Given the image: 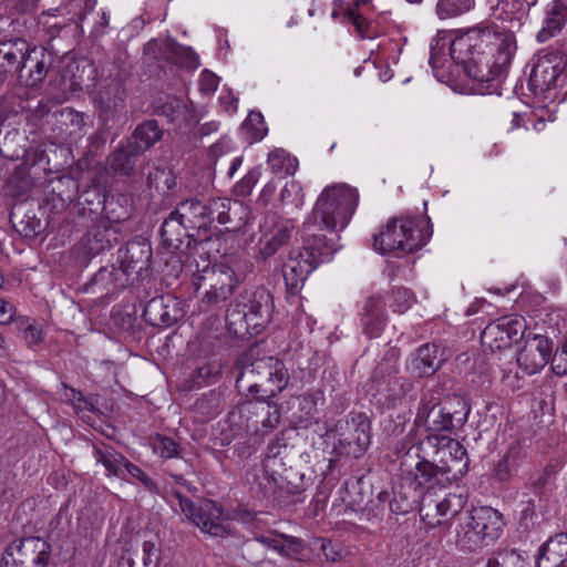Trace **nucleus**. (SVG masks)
Here are the masks:
<instances>
[{"label": "nucleus", "instance_id": "6e6552de", "mask_svg": "<svg viewBox=\"0 0 567 567\" xmlns=\"http://www.w3.org/2000/svg\"><path fill=\"white\" fill-rule=\"evenodd\" d=\"M203 268L194 275L193 285L196 290L208 287L205 300L208 303H218L227 300L238 285L234 269L225 262L210 265L204 260Z\"/></svg>", "mask_w": 567, "mask_h": 567}, {"label": "nucleus", "instance_id": "cd10ccee", "mask_svg": "<svg viewBox=\"0 0 567 567\" xmlns=\"http://www.w3.org/2000/svg\"><path fill=\"white\" fill-rule=\"evenodd\" d=\"M96 462L105 467L107 476L121 477L127 460L111 446L95 447Z\"/></svg>", "mask_w": 567, "mask_h": 567}, {"label": "nucleus", "instance_id": "7ed1b4c3", "mask_svg": "<svg viewBox=\"0 0 567 567\" xmlns=\"http://www.w3.org/2000/svg\"><path fill=\"white\" fill-rule=\"evenodd\" d=\"M470 406L461 399L440 404L439 396L433 393L424 394L419 403L414 419L415 429L425 432L422 441L450 436L467 421Z\"/></svg>", "mask_w": 567, "mask_h": 567}, {"label": "nucleus", "instance_id": "9b49d317", "mask_svg": "<svg viewBox=\"0 0 567 567\" xmlns=\"http://www.w3.org/2000/svg\"><path fill=\"white\" fill-rule=\"evenodd\" d=\"M526 323L523 317L507 315L491 321L482 331L483 347L492 352L502 351L518 341L525 331Z\"/></svg>", "mask_w": 567, "mask_h": 567}, {"label": "nucleus", "instance_id": "864d4df0", "mask_svg": "<svg viewBox=\"0 0 567 567\" xmlns=\"http://www.w3.org/2000/svg\"><path fill=\"white\" fill-rule=\"evenodd\" d=\"M43 53H45V51ZM43 56H44V54H40V53L38 55H32V60L30 61V62H34V71L33 72L37 74V76L33 79V82L41 81L47 74Z\"/></svg>", "mask_w": 567, "mask_h": 567}, {"label": "nucleus", "instance_id": "5701e85b", "mask_svg": "<svg viewBox=\"0 0 567 567\" xmlns=\"http://www.w3.org/2000/svg\"><path fill=\"white\" fill-rule=\"evenodd\" d=\"M247 306L245 305L243 310H237L236 308L228 309L226 313L228 324L234 326L244 321L246 324L245 330L247 331L249 329L258 330L259 328H262L269 313L268 307H262L260 303L251 302L248 311L245 310Z\"/></svg>", "mask_w": 567, "mask_h": 567}, {"label": "nucleus", "instance_id": "6e6d98bb", "mask_svg": "<svg viewBox=\"0 0 567 567\" xmlns=\"http://www.w3.org/2000/svg\"><path fill=\"white\" fill-rule=\"evenodd\" d=\"M267 409H268V412H267L268 419L266 421H264V426L275 427L279 423V420H280L279 411L275 404H271L269 402H267Z\"/></svg>", "mask_w": 567, "mask_h": 567}, {"label": "nucleus", "instance_id": "13d9d810", "mask_svg": "<svg viewBox=\"0 0 567 567\" xmlns=\"http://www.w3.org/2000/svg\"><path fill=\"white\" fill-rule=\"evenodd\" d=\"M502 381L504 385L511 390H516L520 388V380L517 373H512V371H504Z\"/></svg>", "mask_w": 567, "mask_h": 567}, {"label": "nucleus", "instance_id": "f8f14e48", "mask_svg": "<svg viewBox=\"0 0 567 567\" xmlns=\"http://www.w3.org/2000/svg\"><path fill=\"white\" fill-rule=\"evenodd\" d=\"M463 505L464 499L457 494L449 493L441 499L424 495L421 499L420 515L429 528H436L447 525L450 518L457 515Z\"/></svg>", "mask_w": 567, "mask_h": 567}, {"label": "nucleus", "instance_id": "423d86ee", "mask_svg": "<svg viewBox=\"0 0 567 567\" xmlns=\"http://www.w3.org/2000/svg\"><path fill=\"white\" fill-rule=\"evenodd\" d=\"M502 514L487 506L474 508L461 516L457 543L466 550H475L497 539L503 532Z\"/></svg>", "mask_w": 567, "mask_h": 567}, {"label": "nucleus", "instance_id": "5fc2aeb1", "mask_svg": "<svg viewBox=\"0 0 567 567\" xmlns=\"http://www.w3.org/2000/svg\"><path fill=\"white\" fill-rule=\"evenodd\" d=\"M257 183V176L254 173L246 175L240 183L237 185L238 189L243 194H249Z\"/></svg>", "mask_w": 567, "mask_h": 567}, {"label": "nucleus", "instance_id": "473e14b6", "mask_svg": "<svg viewBox=\"0 0 567 567\" xmlns=\"http://www.w3.org/2000/svg\"><path fill=\"white\" fill-rule=\"evenodd\" d=\"M473 7L474 0H439L436 11L441 19H446L467 12Z\"/></svg>", "mask_w": 567, "mask_h": 567}, {"label": "nucleus", "instance_id": "bf43d9fd", "mask_svg": "<svg viewBox=\"0 0 567 567\" xmlns=\"http://www.w3.org/2000/svg\"><path fill=\"white\" fill-rule=\"evenodd\" d=\"M93 409H94V406H93L92 402L89 399H86L85 396H83L82 393L73 406V410L76 414H84L85 412L93 411Z\"/></svg>", "mask_w": 567, "mask_h": 567}, {"label": "nucleus", "instance_id": "680f3d73", "mask_svg": "<svg viewBox=\"0 0 567 567\" xmlns=\"http://www.w3.org/2000/svg\"><path fill=\"white\" fill-rule=\"evenodd\" d=\"M0 567H28V566L20 565L17 557H13V555H9V551L6 549L2 558L0 559Z\"/></svg>", "mask_w": 567, "mask_h": 567}, {"label": "nucleus", "instance_id": "79ce46f5", "mask_svg": "<svg viewBox=\"0 0 567 567\" xmlns=\"http://www.w3.org/2000/svg\"><path fill=\"white\" fill-rule=\"evenodd\" d=\"M219 85V78L209 70L202 71L198 80L200 93L212 95Z\"/></svg>", "mask_w": 567, "mask_h": 567}, {"label": "nucleus", "instance_id": "37998d69", "mask_svg": "<svg viewBox=\"0 0 567 567\" xmlns=\"http://www.w3.org/2000/svg\"><path fill=\"white\" fill-rule=\"evenodd\" d=\"M110 166L114 172L128 174L132 169L131 157L125 151L117 150L110 157Z\"/></svg>", "mask_w": 567, "mask_h": 567}, {"label": "nucleus", "instance_id": "20e7f679", "mask_svg": "<svg viewBox=\"0 0 567 567\" xmlns=\"http://www.w3.org/2000/svg\"><path fill=\"white\" fill-rule=\"evenodd\" d=\"M332 254L326 237L303 225L302 245L293 247L282 265L286 286L291 290L300 288L321 262L331 260Z\"/></svg>", "mask_w": 567, "mask_h": 567}, {"label": "nucleus", "instance_id": "de8ad7c7", "mask_svg": "<svg viewBox=\"0 0 567 567\" xmlns=\"http://www.w3.org/2000/svg\"><path fill=\"white\" fill-rule=\"evenodd\" d=\"M13 318V306L3 299H0V324H9L10 322H12Z\"/></svg>", "mask_w": 567, "mask_h": 567}, {"label": "nucleus", "instance_id": "3c124183", "mask_svg": "<svg viewBox=\"0 0 567 567\" xmlns=\"http://www.w3.org/2000/svg\"><path fill=\"white\" fill-rule=\"evenodd\" d=\"M419 497H421V493H416L412 502L404 501L403 504H400V502L396 498H393L390 502V508L395 514L409 513L412 509V504L416 502Z\"/></svg>", "mask_w": 567, "mask_h": 567}, {"label": "nucleus", "instance_id": "ea45409f", "mask_svg": "<svg viewBox=\"0 0 567 567\" xmlns=\"http://www.w3.org/2000/svg\"><path fill=\"white\" fill-rule=\"evenodd\" d=\"M20 329L23 331V338L28 346H34L42 341V331L34 322H31L29 318L19 319Z\"/></svg>", "mask_w": 567, "mask_h": 567}, {"label": "nucleus", "instance_id": "4be33fe9", "mask_svg": "<svg viewBox=\"0 0 567 567\" xmlns=\"http://www.w3.org/2000/svg\"><path fill=\"white\" fill-rule=\"evenodd\" d=\"M292 230L293 224L290 220L277 221L260 240L259 257L264 260L272 257L290 239Z\"/></svg>", "mask_w": 567, "mask_h": 567}, {"label": "nucleus", "instance_id": "774afa93", "mask_svg": "<svg viewBox=\"0 0 567 567\" xmlns=\"http://www.w3.org/2000/svg\"><path fill=\"white\" fill-rule=\"evenodd\" d=\"M323 0H312L311 7L308 12L310 17H313L317 12H322Z\"/></svg>", "mask_w": 567, "mask_h": 567}, {"label": "nucleus", "instance_id": "0eeeda50", "mask_svg": "<svg viewBox=\"0 0 567 567\" xmlns=\"http://www.w3.org/2000/svg\"><path fill=\"white\" fill-rule=\"evenodd\" d=\"M417 449L440 464L442 471L449 475L446 481H456L467 472L466 450L451 435L440 439L432 436L430 441H421Z\"/></svg>", "mask_w": 567, "mask_h": 567}, {"label": "nucleus", "instance_id": "dca6fc26", "mask_svg": "<svg viewBox=\"0 0 567 567\" xmlns=\"http://www.w3.org/2000/svg\"><path fill=\"white\" fill-rule=\"evenodd\" d=\"M386 321L385 300L381 293L368 297L360 312V322L363 332L370 338L381 334Z\"/></svg>", "mask_w": 567, "mask_h": 567}, {"label": "nucleus", "instance_id": "6ab92c4d", "mask_svg": "<svg viewBox=\"0 0 567 567\" xmlns=\"http://www.w3.org/2000/svg\"><path fill=\"white\" fill-rule=\"evenodd\" d=\"M534 565L537 567H567V534L560 533L540 548Z\"/></svg>", "mask_w": 567, "mask_h": 567}, {"label": "nucleus", "instance_id": "aec40b11", "mask_svg": "<svg viewBox=\"0 0 567 567\" xmlns=\"http://www.w3.org/2000/svg\"><path fill=\"white\" fill-rule=\"evenodd\" d=\"M443 352L434 343L421 346L410 362V370L419 377L432 375L444 361Z\"/></svg>", "mask_w": 567, "mask_h": 567}, {"label": "nucleus", "instance_id": "09e8293b", "mask_svg": "<svg viewBox=\"0 0 567 567\" xmlns=\"http://www.w3.org/2000/svg\"><path fill=\"white\" fill-rule=\"evenodd\" d=\"M59 393L62 401L70 404L72 408L74 406V404L76 403L81 395V392L68 386L66 384L61 385V391Z\"/></svg>", "mask_w": 567, "mask_h": 567}, {"label": "nucleus", "instance_id": "a19ab883", "mask_svg": "<svg viewBox=\"0 0 567 567\" xmlns=\"http://www.w3.org/2000/svg\"><path fill=\"white\" fill-rule=\"evenodd\" d=\"M229 216L235 218V221L230 223L234 228H239L241 225H245L250 216V209L243 202L229 199Z\"/></svg>", "mask_w": 567, "mask_h": 567}, {"label": "nucleus", "instance_id": "72a5a7b5", "mask_svg": "<svg viewBox=\"0 0 567 567\" xmlns=\"http://www.w3.org/2000/svg\"><path fill=\"white\" fill-rule=\"evenodd\" d=\"M370 444V425L368 422H360L353 434V441L349 443L348 454L360 457Z\"/></svg>", "mask_w": 567, "mask_h": 567}, {"label": "nucleus", "instance_id": "c756f323", "mask_svg": "<svg viewBox=\"0 0 567 567\" xmlns=\"http://www.w3.org/2000/svg\"><path fill=\"white\" fill-rule=\"evenodd\" d=\"M525 458V454L518 447H511L506 455L496 466L495 473L496 476L501 481L508 480L513 474H515L523 461Z\"/></svg>", "mask_w": 567, "mask_h": 567}, {"label": "nucleus", "instance_id": "4468645a", "mask_svg": "<svg viewBox=\"0 0 567 567\" xmlns=\"http://www.w3.org/2000/svg\"><path fill=\"white\" fill-rule=\"evenodd\" d=\"M6 549L17 557L20 565L28 567H44L51 556L50 545L40 537L13 540Z\"/></svg>", "mask_w": 567, "mask_h": 567}, {"label": "nucleus", "instance_id": "f704fd0d", "mask_svg": "<svg viewBox=\"0 0 567 567\" xmlns=\"http://www.w3.org/2000/svg\"><path fill=\"white\" fill-rule=\"evenodd\" d=\"M280 198L286 204L301 207L305 203V193L299 182L291 179L281 189Z\"/></svg>", "mask_w": 567, "mask_h": 567}, {"label": "nucleus", "instance_id": "2f4dec72", "mask_svg": "<svg viewBox=\"0 0 567 567\" xmlns=\"http://www.w3.org/2000/svg\"><path fill=\"white\" fill-rule=\"evenodd\" d=\"M268 165L275 174H295L297 159L287 154L284 150H275L268 156Z\"/></svg>", "mask_w": 567, "mask_h": 567}, {"label": "nucleus", "instance_id": "052dcab7", "mask_svg": "<svg viewBox=\"0 0 567 567\" xmlns=\"http://www.w3.org/2000/svg\"><path fill=\"white\" fill-rule=\"evenodd\" d=\"M234 519L238 520V522H240L243 524H250L255 519V514L252 512L248 511L247 508L239 507L234 513Z\"/></svg>", "mask_w": 567, "mask_h": 567}, {"label": "nucleus", "instance_id": "7c9ffc66", "mask_svg": "<svg viewBox=\"0 0 567 567\" xmlns=\"http://www.w3.org/2000/svg\"><path fill=\"white\" fill-rule=\"evenodd\" d=\"M206 216L209 219V226L217 221L220 225L235 221L233 216H229V199L227 198H215L204 204Z\"/></svg>", "mask_w": 567, "mask_h": 567}, {"label": "nucleus", "instance_id": "338daca9", "mask_svg": "<svg viewBox=\"0 0 567 567\" xmlns=\"http://www.w3.org/2000/svg\"><path fill=\"white\" fill-rule=\"evenodd\" d=\"M39 0H17V9L20 12L28 11L32 9Z\"/></svg>", "mask_w": 567, "mask_h": 567}, {"label": "nucleus", "instance_id": "c85d7f7f", "mask_svg": "<svg viewBox=\"0 0 567 567\" xmlns=\"http://www.w3.org/2000/svg\"><path fill=\"white\" fill-rule=\"evenodd\" d=\"M161 130L155 121H148L140 125L133 135V147L135 152H144L159 141Z\"/></svg>", "mask_w": 567, "mask_h": 567}, {"label": "nucleus", "instance_id": "603ef678", "mask_svg": "<svg viewBox=\"0 0 567 567\" xmlns=\"http://www.w3.org/2000/svg\"><path fill=\"white\" fill-rule=\"evenodd\" d=\"M181 109V102L177 99L169 97L162 106V113L175 120Z\"/></svg>", "mask_w": 567, "mask_h": 567}, {"label": "nucleus", "instance_id": "0e129e2a", "mask_svg": "<svg viewBox=\"0 0 567 567\" xmlns=\"http://www.w3.org/2000/svg\"><path fill=\"white\" fill-rule=\"evenodd\" d=\"M197 377L204 381L215 377L216 372L210 364H205L196 370Z\"/></svg>", "mask_w": 567, "mask_h": 567}, {"label": "nucleus", "instance_id": "9d476101", "mask_svg": "<svg viewBox=\"0 0 567 567\" xmlns=\"http://www.w3.org/2000/svg\"><path fill=\"white\" fill-rule=\"evenodd\" d=\"M331 17L342 23H352L362 39H372L380 33L371 0H354L352 4L333 0Z\"/></svg>", "mask_w": 567, "mask_h": 567}, {"label": "nucleus", "instance_id": "bb28decb", "mask_svg": "<svg viewBox=\"0 0 567 567\" xmlns=\"http://www.w3.org/2000/svg\"><path fill=\"white\" fill-rule=\"evenodd\" d=\"M486 567H534L533 558L522 550L498 551L487 559Z\"/></svg>", "mask_w": 567, "mask_h": 567}, {"label": "nucleus", "instance_id": "2eb2a0df", "mask_svg": "<svg viewBox=\"0 0 567 567\" xmlns=\"http://www.w3.org/2000/svg\"><path fill=\"white\" fill-rule=\"evenodd\" d=\"M551 357V343L543 336L527 340L517 355V364L526 374L539 372Z\"/></svg>", "mask_w": 567, "mask_h": 567}, {"label": "nucleus", "instance_id": "a878e982", "mask_svg": "<svg viewBox=\"0 0 567 567\" xmlns=\"http://www.w3.org/2000/svg\"><path fill=\"white\" fill-rule=\"evenodd\" d=\"M411 389L412 383L408 379L393 377L386 383L380 384L379 393L388 406H396L402 403Z\"/></svg>", "mask_w": 567, "mask_h": 567}, {"label": "nucleus", "instance_id": "f03ea898", "mask_svg": "<svg viewBox=\"0 0 567 567\" xmlns=\"http://www.w3.org/2000/svg\"><path fill=\"white\" fill-rule=\"evenodd\" d=\"M358 203L357 188L344 183L328 185L321 190L303 225L308 230H342L349 225Z\"/></svg>", "mask_w": 567, "mask_h": 567}, {"label": "nucleus", "instance_id": "e433bc0d", "mask_svg": "<svg viewBox=\"0 0 567 567\" xmlns=\"http://www.w3.org/2000/svg\"><path fill=\"white\" fill-rule=\"evenodd\" d=\"M392 299V307L394 312L404 313L413 303V293L406 288L394 289L390 296Z\"/></svg>", "mask_w": 567, "mask_h": 567}, {"label": "nucleus", "instance_id": "c03bdc74", "mask_svg": "<svg viewBox=\"0 0 567 567\" xmlns=\"http://www.w3.org/2000/svg\"><path fill=\"white\" fill-rule=\"evenodd\" d=\"M124 472H127L131 477L141 482V484L148 491L153 492L156 489V485L153 480L148 477L138 466L130 463L128 461L124 467Z\"/></svg>", "mask_w": 567, "mask_h": 567}, {"label": "nucleus", "instance_id": "b1692460", "mask_svg": "<svg viewBox=\"0 0 567 567\" xmlns=\"http://www.w3.org/2000/svg\"><path fill=\"white\" fill-rule=\"evenodd\" d=\"M567 22V6L558 0H553L547 6L543 28L537 33L539 42H546L557 34Z\"/></svg>", "mask_w": 567, "mask_h": 567}, {"label": "nucleus", "instance_id": "58836bf2", "mask_svg": "<svg viewBox=\"0 0 567 567\" xmlns=\"http://www.w3.org/2000/svg\"><path fill=\"white\" fill-rule=\"evenodd\" d=\"M153 451L163 458H171L177 454V445L171 437L158 435L154 439Z\"/></svg>", "mask_w": 567, "mask_h": 567}, {"label": "nucleus", "instance_id": "a211bd4d", "mask_svg": "<svg viewBox=\"0 0 567 567\" xmlns=\"http://www.w3.org/2000/svg\"><path fill=\"white\" fill-rule=\"evenodd\" d=\"M43 48L29 49V44L25 40L16 39L0 43V56L2 58L3 66L10 69L22 70L27 68L29 61L32 60V55L43 54Z\"/></svg>", "mask_w": 567, "mask_h": 567}, {"label": "nucleus", "instance_id": "a18cd8bd", "mask_svg": "<svg viewBox=\"0 0 567 567\" xmlns=\"http://www.w3.org/2000/svg\"><path fill=\"white\" fill-rule=\"evenodd\" d=\"M16 485V475L10 470L0 472V494L6 496Z\"/></svg>", "mask_w": 567, "mask_h": 567}, {"label": "nucleus", "instance_id": "f257e3e1", "mask_svg": "<svg viewBox=\"0 0 567 567\" xmlns=\"http://www.w3.org/2000/svg\"><path fill=\"white\" fill-rule=\"evenodd\" d=\"M450 51L452 59L463 65L465 74L483 94L484 84L501 79L507 72L516 42L513 34L471 29L452 41Z\"/></svg>", "mask_w": 567, "mask_h": 567}, {"label": "nucleus", "instance_id": "4c0bfd02", "mask_svg": "<svg viewBox=\"0 0 567 567\" xmlns=\"http://www.w3.org/2000/svg\"><path fill=\"white\" fill-rule=\"evenodd\" d=\"M161 560V548L157 540H145L142 545V563L144 567H157Z\"/></svg>", "mask_w": 567, "mask_h": 567}, {"label": "nucleus", "instance_id": "e2e57ef3", "mask_svg": "<svg viewBox=\"0 0 567 567\" xmlns=\"http://www.w3.org/2000/svg\"><path fill=\"white\" fill-rule=\"evenodd\" d=\"M62 116H66L68 118H70V121L72 122L73 125H76L79 127H81L84 124L83 115L81 113L74 112L72 110H65L62 113Z\"/></svg>", "mask_w": 567, "mask_h": 567}, {"label": "nucleus", "instance_id": "69168bd1", "mask_svg": "<svg viewBox=\"0 0 567 567\" xmlns=\"http://www.w3.org/2000/svg\"><path fill=\"white\" fill-rule=\"evenodd\" d=\"M525 125H526L525 116L517 112H513L509 130H512V131L517 130L520 126H525Z\"/></svg>", "mask_w": 567, "mask_h": 567}, {"label": "nucleus", "instance_id": "412c9836", "mask_svg": "<svg viewBox=\"0 0 567 567\" xmlns=\"http://www.w3.org/2000/svg\"><path fill=\"white\" fill-rule=\"evenodd\" d=\"M251 372L266 377L272 385L269 390L271 395L282 391L288 384L289 375L285 364L274 357L261 358L254 362Z\"/></svg>", "mask_w": 567, "mask_h": 567}, {"label": "nucleus", "instance_id": "f3484780", "mask_svg": "<svg viewBox=\"0 0 567 567\" xmlns=\"http://www.w3.org/2000/svg\"><path fill=\"white\" fill-rule=\"evenodd\" d=\"M173 221H176L184 228L202 229L209 227V219L206 216L204 204L193 199L181 203L164 221L163 229L165 230Z\"/></svg>", "mask_w": 567, "mask_h": 567}, {"label": "nucleus", "instance_id": "39448f33", "mask_svg": "<svg viewBox=\"0 0 567 567\" xmlns=\"http://www.w3.org/2000/svg\"><path fill=\"white\" fill-rule=\"evenodd\" d=\"M429 238L416 219L392 218L374 235L373 247L381 255L401 256L421 249Z\"/></svg>", "mask_w": 567, "mask_h": 567}, {"label": "nucleus", "instance_id": "4d7b16f0", "mask_svg": "<svg viewBox=\"0 0 567 567\" xmlns=\"http://www.w3.org/2000/svg\"><path fill=\"white\" fill-rule=\"evenodd\" d=\"M219 101L224 106L225 111L234 112L237 109V99L233 95L231 92H221L219 96Z\"/></svg>", "mask_w": 567, "mask_h": 567}, {"label": "nucleus", "instance_id": "c9c22d12", "mask_svg": "<svg viewBox=\"0 0 567 567\" xmlns=\"http://www.w3.org/2000/svg\"><path fill=\"white\" fill-rule=\"evenodd\" d=\"M279 537L282 539V550H280V555L300 560L305 551L303 542L300 538L285 534H280Z\"/></svg>", "mask_w": 567, "mask_h": 567}, {"label": "nucleus", "instance_id": "8fccbe9b", "mask_svg": "<svg viewBox=\"0 0 567 567\" xmlns=\"http://www.w3.org/2000/svg\"><path fill=\"white\" fill-rule=\"evenodd\" d=\"M255 540L260 543L261 545L266 546L267 548H270L275 551H277L280 555V550H282V539L275 538V537H268L262 535H256Z\"/></svg>", "mask_w": 567, "mask_h": 567}, {"label": "nucleus", "instance_id": "1a4fd4ad", "mask_svg": "<svg viewBox=\"0 0 567 567\" xmlns=\"http://www.w3.org/2000/svg\"><path fill=\"white\" fill-rule=\"evenodd\" d=\"M178 499L182 512L203 533L212 536H225L230 533V523L215 502L205 499L195 505L186 497L178 496Z\"/></svg>", "mask_w": 567, "mask_h": 567}, {"label": "nucleus", "instance_id": "393cba45", "mask_svg": "<svg viewBox=\"0 0 567 567\" xmlns=\"http://www.w3.org/2000/svg\"><path fill=\"white\" fill-rule=\"evenodd\" d=\"M427 456H423L415 464L414 471V482L420 488H434L436 485H443V482L446 481V476H449L444 471H442L439 463H435L426 458Z\"/></svg>", "mask_w": 567, "mask_h": 567}, {"label": "nucleus", "instance_id": "ddd939ff", "mask_svg": "<svg viewBox=\"0 0 567 567\" xmlns=\"http://www.w3.org/2000/svg\"><path fill=\"white\" fill-rule=\"evenodd\" d=\"M565 69L557 53L538 55L528 80V86L535 94H545L556 87L557 80Z\"/></svg>", "mask_w": 567, "mask_h": 567}, {"label": "nucleus", "instance_id": "49530a36", "mask_svg": "<svg viewBox=\"0 0 567 567\" xmlns=\"http://www.w3.org/2000/svg\"><path fill=\"white\" fill-rule=\"evenodd\" d=\"M135 551L132 547H125L114 561L112 567H135Z\"/></svg>", "mask_w": 567, "mask_h": 567}]
</instances>
